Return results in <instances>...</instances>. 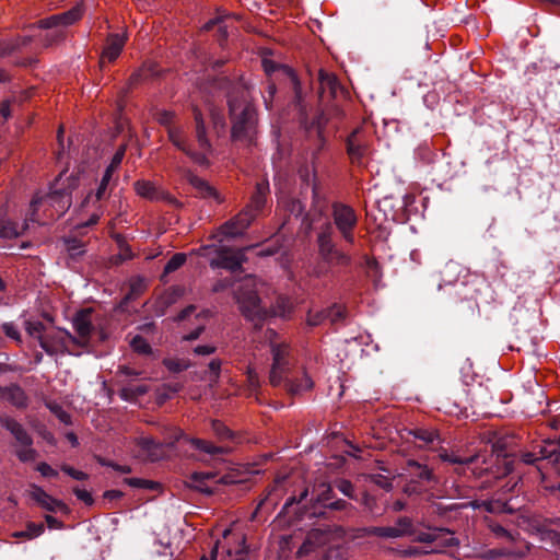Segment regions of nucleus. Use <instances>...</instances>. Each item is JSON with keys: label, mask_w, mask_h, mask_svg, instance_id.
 <instances>
[{"label": "nucleus", "mask_w": 560, "mask_h": 560, "mask_svg": "<svg viewBox=\"0 0 560 560\" xmlns=\"http://www.w3.org/2000/svg\"><path fill=\"white\" fill-rule=\"evenodd\" d=\"M264 283L254 276L245 277L237 285L234 295L242 314L254 320L259 319L265 314V308L261 306L259 298V287Z\"/></svg>", "instance_id": "nucleus-5"}, {"label": "nucleus", "mask_w": 560, "mask_h": 560, "mask_svg": "<svg viewBox=\"0 0 560 560\" xmlns=\"http://www.w3.org/2000/svg\"><path fill=\"white\" fill-rule=\"evenodd\" d=\"M28 494L42 509L48 512H57L66 508V504L48 494L42 487L30 485Z\"/></svg>", "instance_id": "nucleus-17"}, {"label": "nucleus", "mask_w": 560, "mask_h": 560, "mask_svg": "<svg viewBox=\"0 0 560 560\" xmlns=\"http://www.w3.org/2000/svg\"><path fill=\"white\" fill-rule=\"evenodd\" d=\"M327 540L326 532L315 528L308 532L304 542L298 550V556L303 557L311 553L316 547L322 546Z\"/></svg>", "instance_id": "nucleus-21"}, {"label": "nucleus", "mask_w": 560, "mask_h": 560, "mask_svg": "<svg viewBox=\"0 0 560 560\" xmlns=\"http://www.w3.org/2000/svg\"><path fill=\"white\" fill-rule=\"evenodd\" d=\"M191 184L194 185V187H196L198 189V191L203 196V197H211V198H214L218 202H221L222 199L220 198L218 191L215 190V188H213L212 186H210L207 182H205L203 179L201 178H198V177H194L191 179Z\"/></svg>", "instance_id": "nucleus-37"}, {"label": "nucleus", "mask_w": 560, "mask_h": 560, "mask_svg": "<svg viewBox=\"0 0 560 560\" xmlns=\"http://www.w3.org/2000/svg\"><path fill=\"white\" fill-rule=\"evenodd\" d=\"M399 537L409 535L412 532V521L409 517H399L394 526Z\"/></svg>", "instance_id": "nucleus-48"}, {"label": "nucleus", "mask_w": 560, "mask_h": 560, "mask_svg": "<svg viewBox=\"0 0 560 560\" xmlns=\"http://www.w3.org/2000/svg\"><path fill=\"white\" fill-rule=\"evenodd\" d=\"M67 341H77V338L67 330L52 329L40 337L39 346L49 355L65 353L67 351Z\"/></svg>", "instance_id": "nucleus-8"}, {"label": "nucleus", "mask_w": 560, "mask_h": 560, "mask_svg": "<svg viewBox=\"0 0 560 560\" xmlns=\"http://www.w3.org/2000/svg\"><path fill=\"white\" fill-rule=\"evenodd\" d=\"M144 284L142 280L132 281L130 284V293L126 296V299H131L133 295H138L141 293Z\"/></svg>", "instance_id": "nucleus-63"}, {"label": "nucleus", "mask_w": 560, "mask_h": 560, "mask_svg": "<svg viewBox=\"0 0 560 560\" xmlns=\"http://www.w3.org/2000/svg\"><path fill=\"white\" fill-rule=\"evenodd\" d=\"M72 325L78 335V337H75L77 341H73V343L80 347L88 346L93 331L92 310L86 308L79 311L72 319Z\"/></svg>", "instance_id": "nucleus-12"}, {"label": "nucleus", "mask_w": 560, "mask_h": 560, "mask_svg": "<svg viewBox=\"0 0 560 560\" xmlns=\"http://www.w3.org/2000/svg\"><path fill=\"white\" fill-rule=\"evenodd\" d=\"M371 534L377 536V537H384V538H398V533L394 526H378L373 527L370 530Z\"/></svg>", "instance_id": "nucleus-47"}, {"label": "nucleus", "mask_w": 560, "mask_h": 560, "mask_svg": "<svg viewBox=\"0 0 560 560\" xmlns=\"http://www.w3.org/2000/svg\"><path fill=\"white\" fill-rule=\"evenodd\" d=\"M322 118L323 117L320 116L317 121H313V125L316 126V130H317V138H318L317 151L322 150L325 144L324 128H325L327 121H322Z\"/></svg>", "instance_id": "nucleus-57"}, {"label": "nucleus", "mask_w": 560, "mask_h": 560, "mask_svg": "<svg viewBox=\"0 0 560 560\" xmlns=\"http://www.w3.org/2000/svg\"><path fill=\"white\" fill-rule=\"evenodd\" d=\"M444 534L447 535V538H445L443 541L445 546H456L458 544L456 538H454L448 532H445L443 529H439L432 533H421L418 535L417 539L420 542H433Z\"/></svg>", "instance_id": "nucleus-33"}, {"label": "nucleus", "mask_w": 560, "mask_h": 560, "mask_svg": "<svg viewBox=\"0 0 560 560\" xmlns=\"http://www.w3.org/2000/svg\"><path fill=\"white\" fill-rule=\"evenodd\" d=\"M45 526L42 523L27 522L25 529L12 533L13 538L34 539L43 535Z\"/></svg>", "instance_id": "nucleus-31"}, {"label": "nucleus", "mask_w": 560, "mask_h": 560, "mask_svg": "<svg viewBox=\"0 0 560 560\" xmlns=\"http://www.w3.org/2000/svg\"><path fill=\"white\" fill-rule=\"evenodd\" d=\"M327 318V312L325 311H318V312H310L307 315V323L311 326H317L319 325L324 319Z\"/></svg>", "instance_id": "nucleus-56"}, {"label": "nucleus", "mask_w": 560, "mask_h": 560, "mask_svg": "<svg viewBox=\"0 0 560 560\" xmlns=\"http://www.w3.org/2000/svg\"><path fill=\"white\" fill-rule=\"evenodd\" d=\"M332 225L327 222L325 223L318 234H317V246H318V252L322 250V249H325L329 246H332L335 245L334 243V240H332Z\"/></svg>", "instance_id": "nucleus-35"}, {"label": "nucleus", "mask_w": 560, "mask_h": 560, "mask_svg": "<svg viewBox=\"0 0 560 560\" xmlns=\"http://www.w3.org/2000/svg\"><path fill=\"white\" fill-rule=\"evenodd\" d=\"M276 91H277L276 84L272 82H268L267 88H266L267 95H264L265 105L268 109L271 108L272 98L276 94Z\"/></svg>", "instance_id": "nucleus-60"}, {"label": "nucleus", "mask_w": 560, "mask_h": 560, "mask_svg": "<svg viewBox=\"0 0 560 560\" xmlns=\"http://www.w3.org/2000/svg\"><path fill=\"white\" fill-rule=\"evenodd\" d=\"M125 153H126V145H120L117 149V151L115 152V154L109 163V166H112V168L118 170L119 165L122 162Z\"/></svg>", "instance_id": "nucleus-59"}, {"label": "nucleus", "mask_w": 560, "mask_h": 560, "mask_svg": "<svg viewBox=\"0 0 560 560\" xmlns=\"http://www.w3.org/2000/svg\"><path fill=\"white\" fill-rule=\"evenodd\" d=\"M130 346L135 352L140 354H149L151 352V346L141 336H135L130 341Z\"/></svg>", "instance_id": "nucleus-45"}, {"label": "nucleus", "mask_w": 560, "mask_h": 560, "mask_svg": "<svg viewBox=\"0 0 560 560\" xmlns=\"http://www.w3.org/2000/svg\"><path fill=\"white\" fill-rule=\"evenodd\" d=\"M196 121V139L199 150L194 151L185 139L184 128L180 125H175L167 130L168 140L195 163L199 165L208 164V153L211 151L210 142L206 135L205 122L201 113L198 109L194 110Z\"/></svg>", "instance_id": "nucleus-3"}, {"label": "nucleus", "mask_w": 560, "mask_h": 560, "mask_svg": "<svg viewBox=\"0 0 560 560\" xmlns=\"http://www.w3.org/2000/svg\"><path fill=\"white\" fill-rule=\"evenodd\" d=\"M176 115L174 112L171 110H159L155 114L156 121L162 125L163 127L168 130L170 128L174 127L176 124L175 121Z\"/></svg>", "instance_id": "nucleus-41"}, {"label": "nucleus", "mask_w": 560, "mask_h": 560, "mask_svg": "<svg viewBox=\"0 0 560 560\" xmlns=\"http://www.w3.org/2000/svg\"><path fill=\"white\" fill-rule=\"evenodd\" d=\"M247 384L252 390H256L259 387V377L256 370L253 366H248L246 371Z\"/></svg>", "instance_id": "nucleus-55"}, {"label": "nucleus", "mask_w": 560, "mask_h": 560, "mask_svg": "<svg viewBox=\"0 0 560 560\" xmlns=\"http://www.w3.org/2000/svg\"><path fill=\"white\" fill-rule=\"evenodd\" d=\"M212 431L220 440H229L233 438L232 431L221 421L213 420L211 423Z\"/></svg>", "instance_id": "nucleus-46"}, {"label": "nucleus", "mask_w": 560, "mask_h": 560, "mask_svg": "<svg viewBox=\"0 0 560 560\" xmlns=\"http://www.w3.org/2000/svg\"><path fill=\"white\" fill-rule=\"evenodd\" d=\"M71 206V197L67 192L52 191L44 197H35L30 205L31 222L40 224L60 218Z\"/></svg>", "instance_id": "nucleus-4"}, {"label": "nucleus", "mask_w": 560, "mask_h": 560, "mask_svg": "<svg viewBox=\"0 0 560 560\" xmlns=\"http://www.w3.org/2000/svg\"><path fill=\"white\" fill-rule=\"evenodd\" d=\"M0 398L11 402L18 408H25L27 406V396L18 385L0 387Z\"/></svg>", "instance_id": "nucleus-23"}, {"label": "nucleus", "mask_w": 560, "mask_h": 560, "mask_svg": "<svg viewBox=\"0 0 560 560\" xmlns=\"http://www.w3.org/2000/svg\"><path fill=\"white\" fill-rule=\"evenodd\" d=\"M268 192L269 183L267 180H262L256 184L255 191L250 198V202L248 206H246V208H249V210L255 213V217L264 208Z\"/></svg>", "instance_id": "nucleus-25"}, {"label": "nucleus", "mask_w": 560, "mask_h": 560, "mask_svg": "<svg viewBox=\"0 0 560 560\" xmlns=\"http://www.w3.org/2000/svg\"><path fill=\"white\" fill-rule=\"evenodd\" d=\"M108 197H109L108 187L105 185L98 184L96 191L90 192L82 203L83 207L92 205L95 210L86 221L78 224L77 228L80 229V228H85V226L96 224L98 222L100 218L104 213V209H103V206L101 205V202L103 200H106Z\"/></svg>", "instance_id": "nucleus-10"}, {"label": "nucleus", "mask_w": 560, "mask_h": 560, "mask_svg": "<svg viewBox=\"0 0 560 560\" xmlns=\"http://www.w3.org/2000/svg\"><path fill=\"white\" fill-rule=\"evenodd\" d=\"M164 365L172 372H180L188 368L185 361L177 359H165Z\"/></svg>", "instance_id": "nucleus-52"}, {"label": "nucleus", "mask_w": 560, "mask_h": 560, "mask_svg": "<svg viewBox=\"0 0 560 560\" xmlns=\"http://www.w3.org/2000/svg\"><path fill=\"white\" fill-rule=\"evenodd\" d=\"M468 276L469 272L463 265L450 260L440 270L441 283L439 284V289H441L443 284H456L460 279H463L462 284L466 285L468 283V280H466V278Z\"/></svg>", "instance_id": "nucleus-14"}, {"label": "nucleus", "mask_w": 560, "mask_h": 560, "mask_svg": "<svg viewBox=\"0 0 560 560\" xmlns=\"http://www.w3.org/2000/svg\"><path fill=\"white\" fill-rule=\"evenodd\" d=\"M36 470L43 476V477H57L58 471L54 469L50 465H48L45 462L39 463L36 466Z\"/></svg>", "instance_id": "nucleus-58"}, {"label": "nucleus", "mask_w": 560, "mask_h": 560, "mask_svg": "<svg viewBox=\"0 0 560 560\" xmlns=\"http://www.w3.org/2000/svg\"><path fill=\"white\" fill-rule=\"evenodd\" d=\"M331 218L341 237L349 244L354 243V230L359 218L355 210L342 202H334L331 206Z\"/></svg>", "instance_id": "nucleus-7"}, {"label": "nucleus", "mask_w": 560, "mask_h": 560, "mask_svg": "<svg viewBox=\"0 0 560 560\" xmlns=\"http://www.w3.org/2000/svg\"><path fill=\"white\" fill-rule=\"evenodd\" d=\"M182 435L183 433L179 429H174V441L161 443L151 436H139L136 439V442L137 445L141 448L143 456L151 462H155L163 458L165 454L164 445L173 446L174 442L177 441Z\"/></svg>", "instance_id": "nucleus-9"}, {"label": "nucleus", "mask_w": 560, "mask_h": 560, "mask_svg": "<svg viewBox=\"0 0 560 560\" xmlns=\"http://www.w3.org/2000/svg\"><path fill=\"white\" fill-rule=\"evenodd\" d=\"M0 423L14 436L19 446L15 451L18 458L23 463L34 460L37 456V452L32 447L33 439L24 427L10 417H1Z\"/></svg>", "instance_id": "nucleus-6"}, {"label": "nucleus", "mask_w": 560, "mask_h": 560, "mask_svg": "<svg viewBox=\"0 0 560 560\" xmlns=\"http://www.w3.org/2000/svg\"><path fill=\"white\" fill-rule=\"evenodd\" d=\"M60 469L65 474H67L68 476H70L71 478H73L75 480H86L89 478L88 474H85L81 470L74 469L73 467H71L67 464L61 465Z\"/></svg>", "instance_id": "nucleus-53"}, {"label": "nucleus", "mask_w": 560, "mask_h": 560, "mask_svg": "<svg viewBox=\"0 0 560 560\" xmlns=\"http://www.w3.org/2000/svg\"><path fill=\"white\" fill-rule=\"evenodd\" d=\"M228 104L232 121V138L252 142L257 129V113L252 104L248 88L242 83L236 84L229 94Z\"/></svg>", "instance_id": "nucleus-1"}, {"label": "nucleus", "mask_w": 560, "mask_h": 560, "mask_svg": "<svg viewBox=\"0 0 560 560\" xmlns=\"http://www.w3.org/2000/svg\"><path fill=\"white\" fill-rule=\"evenodd\" d=\"M217 475L213 472H194L189 479V487L199 492L213 493V485L217 483Z\"/></svg>", "instance_id": "nucleus-19"}, {"label": "nucleus", "mask_w": 560, "mask_h": 560, "mask_svg": "<svg viewBox=\"0 0 560 560\" xmlns=\"http://www.w3.org/2000/svg\"><path fill=\"white\" fill-rule=\"evenodd\" d=\"M127 42L126 34H110L106 39V45L102 52V61L107 60L109 62L116 60L120 55L125 44Z\"/></svg>", "instance_id": "nucleus-18"}, {"label": "nucleus", "mask_w": 560, "mask_h": 560, "mask_svg": "<svg viewBox=\"0 0 560 560\" xmlns=\"http://www.w3.org/2000/svg\"><path fill=\"white\" fill-rule=\"evenodd\" d=\"M83 11L82 8L77 5L72 9H70L67 12L51 15L47 19L40 20L38 22V27L40 28H55L59 25L67 26L71 25L78 20L82 18Z\"/></svg>", "instance_id": "nucleus-16"}, {"label": "nucleus", "mask_w": 560, "mask_h": 560, "mask_svg": "<svg viewBox=\"0 0 560 560\" xmlns=\"http://www.w3.org/2000/svg\"><path fill=\"white\" fill-rule=\"evenodd\" d=\"M187 441L190 443V445L194 448L201 451L206 454L215 455V454H221L225 451L223 447L215 446L214 444H212L211 442H209L207 440L192 438V439H187Z\"/></svg>", "instance_id": "nucleus-34"}, {"label": "nucleus", "mask_w": 560, "mask_h": 560, "mask_svg": "<svg viewBox=\"0 0 560 560\" xmlns=\"http://www.w3.org/2000/svg\"><path fill=\"white\" fill-rule=\"evenodd\" d=\"M50 411L65 424L71 423V416L58 404H48Z\"/></svg>", "instance_id": "nucleus-49"}, {"label": "nucleus", "mask_w": 560, "mask_h": 560, "mask_svg": "<svg viewBox=\"0 0 560 560\" xmlns=\"http://www.w3.org/2000/svg\"><path fill=\"white\" fill-rule=\"evenodd\" d=\"M411 433L417 440L423 442V445H431L435 441L440 440L438 431L433 429L418 428L415 429Z\"/></svg>", "instance_id": "nucleus-36"}, {"label": "nucleus", "mask_w": 560, "mask_h": 560, "mask_svg": "<svg viewBox=\"0 0 560 560\" xmlns=\"http://www.w3.org/2000/svg\"><path fill=\"white\" fill-rule=\"evenodd\" d=\"M319 93L322 96L327 94L329 97H336L338 91L341 89L337 77L334 73L327 72L323 69L318 72Z\"/></svg>", "instance_id": "nucleus-22"}, {"label": "nucleus", "mask_w": 560, "mask_h": 560, "mask_svg": "<svg viewBox=\"0 0 560 560\" xmlns=\"http://www.w3.org/2000/svg\"><path fill=\"white\" fill-rule=\"evenodd\" d=\"M214 351H215V347H214V346H212V345H202V346H197V347L194 349V353H196L197 355H210V354H212Z\"/></svg>", "instance_id": "nucleus-62"}, {"label": "nucleus", "mask_w": 560, "mask_h": 560, "mask_svg": "<svg viewBox=\"0 0 560 560\" xmlns=\"http://www.w3.org/2000/svg\"><path fill=\"white\" fill-rule=\"evenodd\" d=\"M65 245H66L67 252L69 253V255L71 257L80 256L85 252V249H84L85 244L82 241L74 238V237L66 238Z\"/></svg>", "instance_id": "nucleus-39"}, {"label": "nucleus", "mask_w": 560, "mask_h": 560, "mask_svg": "<svg viewBox=\"0 0 560 560\" xmlns=\"http://www.w3.org/2000/svg\"><path fill=\"white\" fill-rule=\"evenodd\" d=\"M266 339L269 342L271 354V366L269 372V383L277 387L282 385L287 376L295 366L296 359L291 345L285 338L278 335L275 330L266 331Z\"/></svg>", "instance_id": "nucleus-2"}, {"label": "nucleus", "mask_w": 560, "mask_h": 560, "mask_svg": "<svg viewBox=\"0 0 560 560\" xmlns=\"http://www.w3.org/2000/svg\"><path fill=\"white\" fill-rule=\"evenodd\" d=\"M2 330L7 337L13 339L18 343L22 342L21 334L13 323H3Z\"/></svg>", "instance_id": "nucleus-50"}, {"label": "nucleus", "mask_w": 560, "mask_h": 560, "mask_svg": "<svg viewBox=\"0 0 560 560\" xmlns=\"http://www.w3.org/2000/svg\"><path fill=\"white\" fill-rule=\"evenodd\" d=\"M125 482L132 488L139 489L155 490L159 487L158 482L141 478H126Z\"/></svg>", "instance_id": "nucleus-44"}, {"label": "nucleus", "mask_w": 560, "mask_h": 560, "mask_svg": "<svg viewBox=\"0 0 560 560\" xmlns=\"http://www.w3.org/2000/svg\"><path fill=\"white\" fill-rule=\"evenodd\" d=\"M285 389L292 394H302L304 392L311 390L314 386L312 377L307 373H303V376L299 380L291 381L287 377L282 383Z\"/></svg>", "instance_id": "nucleus-27"}, {"label": "nucleus", "mask_w": 560, "mask_h": 560, "mask_svg": "<svg viewBox=\"0 0 560 560\" xmlns=\"http://www.w3.org/2000/svg\"><path fill=\"white\" fill-rule=\"evenodd\" d=\"M245 249H221L219 256L215 260L211 261L212 267H220L231 271H236L241 269L243 262L246 260L245 258Z\"/></svg>", "instance_id": "nucleus-15"}, {"label": "nucleus", "mask_w": 560, "mask_h": 560, "mask_svg": "<svg viewBox=\"0 0 560 560\" xmlns=\"http://www.w3.org/2000/svg\"><path fill=\"white\" fill-rule=\"evenodd\" d=\"M25 330L31 337L36 338L38 342H40V337L46 332L45 325L39 320H26Z\"/></svg>", "instance_id": "nucleus-40"}, {"label": "nucleus", "mask_w": 560, "mask_h": 560, "mask_svg": "<svg viewBox=\"0 0 560 560\" xmlns=\"http://www.w3.org/2000/svg\"><path fill=\"white\" fill-rule=\"evenodd\" d=\"M148 392L147 385H139L137 387H122L119 396L125 400H131L138 396H141Z\"/></svg>", "instance_id": "nucleus-42"}, {"label": "nucleus", "mask_w": 560, "mask_h": 560, "mask_svg": "<svg viewBox=\"0 0 560 560\" xmlns=\"http://www.w3.org/2000/svg\"><path fill=\"white\" fill-rule=\"evenodd\" d=\"M335 487L348 498H353V486L349 480L340 479L335 482Z\"/></svg>", "instance_id": "nucleus-54"}, {"label": "nucleus", "mask_w": 560, "mask_h": 560, "mask_svg": "<svg viewBox=\"0 0 560 560\" xmlns=\"http://www.w3.org/2000/svg\"><path fill=\"white\" fill-rule=\"evenodd\" d=\"M262 67H264V70H265V72L267 74H271L277 69L282 70L290 78L291 82L294 85L295 93H296V95H299V93H300V82H299L295 73L293 72V70L291 68L283 67V66H277L273 61L267 60V59L262 60Z\"/></svg>", "instance_id": "nucleus-30"}, {"label": "nucleus", "mask_w": 560, "mask_h": 560, "mask_svg": "<svg viewBox=\"0 0 560 560\" xmlns=\"http://www.w3.org/2000/svg\"><path fill=\"white\" fill-rule=\"evenodd\" d=\"M255 219L249 208H245L231 220L220 226V233L228 237L242 235Z\"/></svg>", "instance_id": "nucleus-11"}, {"label": "nucleus", "mask_w": 560, "mask_h": 560, "mask_svg": "<svg viewBox=\"0 0 560 560\" xmlns=\"http://www.w3.org/2000/svg\"><path fill=\"white\" fill-rule=\"evenodd\" d=\"M359 133L360 130L355 129L347 139V151L352 161H359L365 152V147L358 140Z\"/></svg>", "instance_id": "nucleus-29"}, {"label": "nucleus", "mask_w": 560, "mask_h": 560, "mask_svg": "<svg viewBox=\"0 0 560 560\" xmlns=\"http://www.w3.org/2000/svg\"><path fill=\"white\" fill-rule=\"evenodd\" d=\"M223 538L226 540V560H246L247 548L244 534L225 529Z\"/></svg>", "instance_id": "nucleus-13"}, {"label": "nucleus", "mask_w": 560, "mask_h": 560, "mask_svg": "<svg viewBox=\"0 0 560 560\" xmlns=\"http://www.w3.org/2000/svg\"><path fill=\"white\" fill-rule=\"evenodd\" d=\"M539 454L541 458L557 463L560 459V435L557 441H546L545 444L539 447Z\"/></svg>", "instance_id": "nucleus-32"}, {"label": "nucleus", "mask_w": 560, "mask_h": 560, "mask_svg": "<svg viewBox=\"0 0 560 560\" xmlns=\"http://www.w3.org/2000/svg\"><path fill=\"white\" fill-rule=\"evenodd\" d=\"M439 457L443 460V462H447V463H451V464H458V465H468V464H471L472 462H475V459L477 458V456H470V457H460L454 453H448L447 451H442L440 454H439Z\"/></svg>", "instance_id": "nucleus-38"}, {"label": "nucleus", "mask_w": 560, "mask_h": 560, "mask_svg": "<svg viewBox=\"0 0 560 560\" xmlns=\"http://www.w3.org/2000/svg\"><path fill=\"white\" fill-rule=\"evenodd\" d=\"M407 471L411 476H413L420 480H424V481L434 480L433 471L427 465L420 464L412 459L407 462Z\"/></svg>", "instance_id": "nucleus-28"}, {"label": "nucleus", "mask_w": 560, "mask_h": 560, "mask_svg": "<svg viewBox=\"0 0 560 560\" xmlns=\"http://www.w3.org/2000/svg\"><path fill=\"white\" fill-rule=\"evenodd\" d=\"M327 318H329L332 323L341 320L346 316V308L341 305H334L329 310H326Z\"/></svg>", "instance_id": "nucleus-51"}, {"label": "nucleus", "mask_w": 560, "mask_h": 560, "mask_svg": "<svg viewBox=\"0 0 560 560\" xmlns=\"http://www.w3.org/2000/svg\"><path fill=\"white\" fill-rule=\"evenodd\" d=\"M73 493L79 500H81L88 505H91L94 502L92 494L86 490L74 488Z\"/></svg>", "instance_id": "nucleus-61"}, {"label": "nucleus", "mask_w": 560, "mask_h": 560, "mask_svg": "<svg viewBox=\"0 0 560 560\" xmlns=\"http://www.w3.org/2000/svg\"><path fill=\"white\" fill-rule=\"evenodd\" d=\"M324 261L331 266H349L351 257L337 248L336 244L318 252Z\"/></svg>", "instance_id": "nucleus-24"}, {"label": "nucleus", "mask_w": 560, "mask_h": 560, "mask_svg": "<svg viewBox=\"0 0 560 560\" xmlns=\"http://www.w3.org/2000/svg\"><path fill=\"white\" fill-rule=\"evenodd\" d=\"M31 221V211L27 213L23 224H18L9 219L0 218V237L1 238H14L20 236L28 228Z\"/></svg>", "instance_id": "nucleus-20"}, {"label": "nucleus", "mask_w": 560, "mask_h": 560, "mask_svg": "<svg viewBox=\"0 0 560 560\" xmlns=\"http://www.w3.org/2000/svg\"><path fill=\"white\" fill-rule=\"evenodd\" d=\"M186 262V255L184 253H176L172 256V258L167 261L164 267L165 273H171L179 269Z\"/></svg>", "instance_id": "nucleus-43"}, {"label": "nucleus", "mask_w": 560, "mask_h": 560, "mask_svg": "<svg viewBox=\"0 0 560 560\" xmlns=\"http://www.w3.org/2000/svg\"><path fill=\"white\" fill-rule=\"evenodd\" d=\"M133 187L137 195L142 198L158 200L162 197L159 187L151 180L139 179L133 184Z\"/></svg>", "instance_id": "nucleus-26"}, {"label": "nucleus", "mask_w": 560, "mask_h": 560, "mask_svg": "<svg viewBox=\"0 0 560 560\" xmlns=\"http://www.w3.org/2000/svg\"><path fill=\"white\" fill-rule=\"evenodd\" d=\"M492 532L498 537H503V538H506L508 540H513L514 539L513 535L510 532H508L504 527H502L501 525L492 526Z\"/></svg>", "instance_id": "nucleus-64"}]
</instances>
